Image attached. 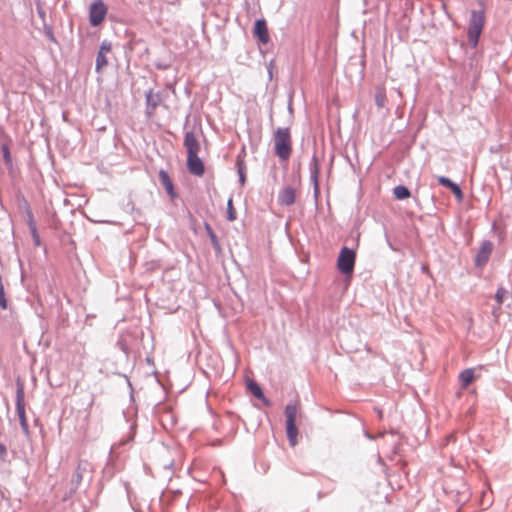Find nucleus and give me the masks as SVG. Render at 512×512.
I'll list each match as a JSON object with an SVG mask.
<instances>
[{"label":"nucleus","mask_w":512,"mask_h":512,"mask_svg":"<svg viewBox=\"0 0 512 512\" xmlns=\"http://www.w3.org/2000/svg\"><path fill=\"white\" fill-rule=\"evenodd\" d=\"M274 152L281 161H288L292 154V137L289 127H279L273 133Z\"/></svg>","instance_id":"f257e3e1"},{"label":"nucleus","mask_w":512,"mask_h":512,"mask_svg":"<svg viewBox=\"0 0 512 512\" xmlns=\"http://www.w3.org/2000/svg\"><path fill=\"white\" fill-rule=\"evenodd\" d=\"M299 403L293 402L289 403L285 407V416H286V434L288 441L292 447L296 446L298 443V429L296 427L297 415L299 413Z\"/></svg>","instance_id":"f03ea898"},{"label":"nucleus","mask_w":512,"mask_h":512,"mask_svg":"<svg viewBox=\"0 0 512 512\" xmlns=\"http://www.w3.org/2000/svg\"><path fill=\"white\" fill-rule=\"evenodd\" d=\"M485 17L483 12L472 11L468 29L469 43L476 47L484 27Z\"/></svg>","instance_id":"7ed1b4c3"},{"label":"nucleus","mask_w":512,"mask_h":512,"mask_svg":"<svg viewBox=\"0 0 512 512\" xmlns=\"http://www.w3.org/2000/svg\"><path fill=\"white\" fill-rule=\"evenodd\" d=\"M16 410L19 417L20 425L25 434L29 433V425L25 412V392L22 383H17L16 389Z\"/></svg>","instance_id":"20e7f679"},{"label":"nucleus","mask_w":512,"mask_h":512,"mask_svg":"<svg viewBox=\"0 0 512 512\" xmlns=\"http://www.w3.org/2000/svg\"><path fill=\"white\" fill-rule=\"evenodd\" d=\"M107 14V6L102 0L93 2L89 10V21L92 26L100 25Z\"/></svg>","instance_id":"39448f33"},{"label":"nucleus","mask_w":512,"mask_h":512,"mask_svg":"<svg viewBox=\"0 0 512 512\" xmlns=\"http://www.w3.org/2000/svg\"><path fill=\"white\" fill-rule=\"evenodd\" d=\"M187 168L195 176H202L205 172L203 161L198 155H187Z\"/></svg>","instance_id":"423d86ee"},{"label":"nucleus","mask_w":512,"mask_h":512,"mask_svg":"<svg viewBox=\"0 0 512 512\" xmlns=\"http://www.w3.org/2000/svg\"><path fill=\"white\" fill-rule=\"evenodd\" d=\"M184 147L187 155H198L200 152V143L194 132H186L184 136Z\"/></svg>","instance_id":"0eeeda50"},{"label":"nucleus","mask_w":512,"mask_h":512,"mask_svg":"<svg viewBox=\"0 0 512 512\" xmlns=\"http://www.w3.org/2000/svg\"><path fill=\"white\" fill-rule=\"evenodd\" d=\"M297 196L296 188L292 186H285L278 195V201L281 205L291 206L295 203Z\"/></svg>","instance_id":"6e6552de"},{"label":"nucleus","mask_w":512,"mask_h":512,"mask_svg":"<svg viewBox=\"0 0 512 512\" xmlns=\"http://www.w3.org/2000/svg\"><path fill=\"white\" fill-rule=\"evenodd\" d=\"M253 33L262 44H267L270 40L268 27L264 19L255 22Z\"/></svg>","instance_id":"1a4fd4ad"},{"label":"nucleus","mask_w":512,"mask_h":512,"mask_svg":"<svg viewBox=\"0 0 512 512\" xmlns=\"http://www.w3.org/2000/svg\"><path fill=\"white\" fill-rule=\"evenodd\" d=\"M437 180L439 182L440 185L448 188L451 190V192L454 194V196L458 199V200H462L463 198V193H462V190L461 188L455 184L454 182H452L450 179L444 177V176H438L437 177Z\"/></svg>","instance_id":"9d476101"},{"label":"nucleus","mask_w":512,"mask_h":512,"mask_svg":"<svg viewBox=\"0 0 512 512\" xmlns=\"http://www.w3.org/2000/svg\"><path fill=\"white\" fill-rule=\"evenodd\" d=\"M477 376L475 375V369L474 368H468L463 370L459 374V382L462 389H466L475 379Z\"/></svg>","instance_id":"9b49d317"},{"label":"nucleus","mask_w":512,"mask_h":512,"mask_svg":"<svg viewBox=\"0 0 512 512\" xmlns=\"http://www.w3.org/2000/svg\"><path fill=\"white\" fill-rule=\"evenodd\" d=\"M159 180H160L161 184L163 185V187L165 188V190L168 193V195L171 198H175L176 197V193L174 191L173 183H172V181L170 179L169 174L165 170H160L159 171Z\"/></svg>","instance_id":"f8f14e48"},{"label":"nucleus","mask_w":512,"mask_h":512,"mask_svg":"<svg viewBox=\"0 0 512 512\" xmlns=\"http://www.w3.org/2000/svg\"><path fill=\"white\" fill-rule=\"evenodd\" d=\"M161 102V97L158 93H154L152 90H149L146 93V103H147V111L148 114H153L157 106Z\"/></svg>","instance_id":"ddd939ff"},{"label":"nucleus","mask_w":512,"mask_h":512,"mask_svg":"<svg viewBox=\"0 0 512 512\" xmlns=\"http://www.w3.org/2000/svg\"><path fill=\"white\" fill-rule=\"evenodd\" d=\"M354 260L355 258H338L337 267L342 273L350 277L355 265Z\"/></svg>","instance_id":"4468645a"},{"label":"nucleus","mask_w":512,"mask_h":512,"mask_svg":"<svg viewBox=\"0 0 512 512\" xmlns=\"http://www.w3.org/2000/svg\"><path fill=\"white\" fill-rule=\"evenodd\" d=\"M28 226H29L31 235L33 237L34 243L36 245H39L40 244V238H39V235H38V232H37L36 223L34 221V217H33L32 213H28Z\"/></svg>","instance_id":"2eb2a0df"},{"label":"nucleus","mask_w":512,"mask_h":512,"mask_svg":"<svg viewBox=\"0 0 512 512\" xmlns=\"http://www.w3.org/2000/svg\"><path fill=\"white\" fill-rule=\"evenodd\" d=\"M393 194L398 200H403L410 197V191L408 188L402 185L396 186L393 190Z\"/></svg>","instance_id":"dca6fc26"},{"label":"nucleus","mask_w":512,"mask_h":512,"mask_svg":"<svg viewBox=\"0 0 512 512\" xmlns=\"http://www.w3.org/2000/svg\"><path fill=\"white\" fill-rule=\"evenodd\" d=\"M248 388L250 390V392L258 399H262L264 397L263 395V392H262V389L260 388V386L254 382V381H251L249 384H248Z\"/></svg>","instance_id":"f3484780"},{"label":"nucleus","mask_w":512,"mask_h":512,"mask_svg":"<svg viewBox=\"0 0 512 512\" xmlns=\"http://www.w3.org/2000/svg\"><path fill=\"white\" fill-rule=\"evenodd\" d=\"M386 94H385V90L384 89H380L377 91L376 95H375V103L376 105L379 107V108H382L384 107L385 103H386Z\"/></svg>","instance_id":"a211bd4d"},{"label":"nucleus","mask_w":512,"mask_h":512,"mask_svg":"<svg viewBox=\"0 0 512 512\" xmlns=\"http://www.w3.org/2000/svg\"><path fill=\"white\" fill-rule=\"evenodd\" d=\"M107 64H108V61H107L106 55L98 52V55L96 58V70L100 71L101 69L106 67Z\"/></svg>","instance_id":"6ab92c4d"},{"label":"nucleus","mask_w":512,"mask_h":512,"mask_svg":"<svg viewBox=\"0 0 512 512\" xmlns=\"http://www.w3.org/2000/svg\"><path fill=\"white\" fill-rule=\"evenodd\" d=\"M508 290L504 289V288H499L496 292V295H495V298H496V301L498 302V304H503L504 301L508 298Z\"/></svg>","instance_id":"aec40b11"},{"label":"nucleus","mask_w":512,"mask_h":512,"mask_svg":"<svg viewBox=\"0 0 512 512\" xmlns=\"http://www.w3.org/2000/svg\"><path fill=\"white\" fill-rule=\"evenodd\" d=\"M227 206H228V211H227V219L229 221H234L236 219V211L233 207V201L232 199H229L228 200V203H227Z\"/></svg>","instance_id":"412c9836"},{"label":"nucleus","mask_w":512,"mask_h":512,"mask_svg":"<svg viewBox=\"0 0 512 512\" xmlns=\"http://www.w3.org/2000/svg\"><path fill=\"white\" fill-rule=\"evenodd\" d=\"M2 152H3V157L5 160V163L7 165H11L12 159H11L10 151H9V148L7 145H5V144L2 145Z\"/></svg>","instance_id":"4be33fe9"},{"label":"nucleus","mask_w":512,"mask_h":512,"mask_svg":"<svg viewBox=\"0 0 512 512\" xmlns=\"http://www.w3.org/2000/svg\"><path fill=\"white\" fill-rule=\"evenodd\" d=\"M339 256H355V251L353 249H349L348 247H343Z\"/></svg>","instance_id":"5701e85b"},{"label":"nucleus","mask_w":512,"mask_h":512,"mask_svg":"<svg viewBox=\"0 0 512 512\" xmlns=\"http://www.w3.org/2000/svg\"><path fill=\"white\" fill-rule=\"evenodd\" d=\"M74 477H75L74 482L76 483V485H79L80 482L82 481V472H81L80 466L77 467Z\"/></svg>","instance_id":"b1692460"},{"label":"nucleus","mask_w":512,"mask_h":512,"mask_svg":"<svg viewBox=\"0 0 512 512\" xmlns=\"http://www.w3.org/2000/svg\"><path fill=\"white\" fill-rule=\"evenodd\" d=\"M110 51H111V45L109 43L103 42L100 47L99 53H103L104 55H106Z\"/></svg>","instance_id":"393cba45"},{"label":"nucleus","mask_w":512,"mask_h":512,"mask_svg":"<svg viewBox=\"0 0 512 512\" xmlns=\"http://www.w3.org/2000/svg\"><path fill=\"white\" fill-rule=\"evenodd\" d=\"M7 455V449L4 444L0 443V459H4Z\"/></svg>","instance_id":"a878e982"},{"label":"nucleus","mask_w":512,"mask_h":512,"mask_svg":"<svg viewBox=\"0 0 512 512\" xmlns=\"http://www.w3.org/2000/svg\"><path fill=\"white\" fill-rule=\"evenodd\" d=\"M483 253H490L491 252V244L487 243L483 245Z\"/></svg>","instance_id":"bb28decb"}]
</instances>
